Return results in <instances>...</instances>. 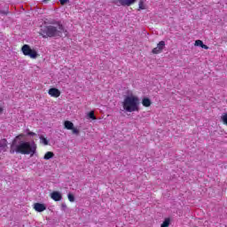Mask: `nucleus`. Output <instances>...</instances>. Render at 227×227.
<instances>
[{"instance_id": "nucleus-1", "label": "nucleus", "mask_w": 227, "mask_h": 227, "mask_svg": "<svg viewBox=\"0 0 227 227\" xmlns=\"http://www.w3.org/2000/svg\"><path fill=\"white\" fill-rule=\"evenodd\" d=\"M24 137H26V135L20 134L13 139L11 145L10 153L35 155L36 152V144H35V142H26L22 140Z\"/></svg>"}, {"instance_id": "nucleus-2", "label": "nucleus", "mask_w": 227, "mask_h": 227, "mask_svg": "<svg viewBox=\"0 0 227 227\" xmlns=\"http://www.w3.org/2000/svg\"><path fill=\"white\" fill-rule=\"evenodd\" d=\"M139 98L135 95L126 96L121 102L122 109L126 113H139Z\"/></svg>"}, {"instance_id": "nucleus-3", "label": "nucleus", "mask_w": 227, "mask_h": 227, "mask_svg": "<svg viewBox=\"0 0 227 227\" xmlns=\"http://www.w3.org/2000/svg\"><path fill=\"white\" fill-rule=\"evenodd\" d=\"M41 33L44 35L43 38L49 36L50 38L52 36H61L63 33L66 34L67 36V31L65 30V27H63V25L59 22L53 23L50 26L43 27L41 29Z\"/></svg>"}, {"instance_id": "nucleus-4", "label": "nucleus", "mask_w": 227, "mask_h": 227, "mask_svg": "<svg viewBox=\"0 0 227 227\" xmlns=\"http://www.w3.org/2000/svg\"><path fill=\"white\" fill-rule=\"evenodd\" d=\"M21 51L24 56H28L31 58V59H36V58H38V52H36L35 50H32L31 47H29L27 44L23 45Z\"/></svg>"}, {"instance_id": "nucleus-5", "label": "nucleus", "mask_w": 227, "mask_h": 227, "mask_svg": "<svg viewBox=\"0 0 227 227\" xmlns=\"http://www.w3.org/2000/svg\"><path fill=\"white\" fill-rule=\"evenodd\" d=\"M64 127L67 129V130H72L73 134H75L76 136H79V129L75 127H74V122L70 121H66L64 122Z\"/></svg>"}, {"instance_id": "nucleus-6", "label": "nucleus", "mask_w": 227, "mask_h": 227, "mask_svg": "<svg viewBox=\"0 0 227 227\" xmlns=\"http://www.w3.org/2000/svg\"><path fill=\"white\" fill-rule=\"evenodd\" d=\"M164 47H166V42L160 41L157 47L153 49V54H160L164 51Z\"/></svg>"}, {"instance_id": "nucleus-7", "label": "nucleus", "mask_w": 227, "mask_h": 227, "mask_svg": "<svg viewBox=\"0 0 227 227\" xmlns=\"http://www.w3.org/2000/svg\"><path fill=\"white\" fill-rule=\"evenodd\" d=\"M48 95H50V97H53L54 98H58V97L61 95V91L56 88H51L48 90Z\"/></svg>"}, {"instance_id": "nucleus-8", "label": "nucleus", "mask_w": 227, "mask_h": 227, "mask_svg": "<svg viewBox=\"0 0 227 227\" xmlns=\"http://www.w3.org/2000/svg\"><path fill=\"white\" fill-rule=\"evenodd\" d=\"M51 198L53 200V201H61V200H63V196L59 192H52L51 193Z\"/></svg>"}, {"instance_id": "nucleus-9", "label": "nucleus", "mask_w": 227, "mask_h": 227, "mask_svg": "<svg viewBox=\"0 0 227 227\" xmlns=\"http://www.w3.org/2000/svg\"><path fill=\"white\" fill-rule=\"evenodd\" d=\"M34 209L35 212H43V211L47 210V206H45V204H42V203H35L34 205Z\"/></svg>"}, {"instance_id": "nucleus-10", "label": "nucleus", "mask_w": 227, "mask_h": 227, "mask_svg": "<svg viewBox=\"0 0 227 227\" xmlns=\"http://www.w3.org/2000/svg\"><path fill=\"white\" fill-rule=\"evenodd\" d=\"M118 3L121 6H131L136 3V0H119Z\"/></svg>"}, {"instance_id": "nucleus-11", "label": "nucleus", "mask_w": 227, "mask_h": 227, "mask_svg": "<svg viewBox=\"0 0 227 227\" xmlns=\"http://www.w3.org/2000/svg\"><path fill=\"white\" fill-rule=\"evenodd\" d=\"M8 146V141L6 139L0 140V152H4Z\"/></svg>"}, {"instance_id": "nucleus-12", "label": "nucleus", "mask_w": 227, "mask_h": 227, "mask_svg": "<svg viewBox=\"0 0 227 227\" xmlns=\"http://www.w3.org/2000/svg\"><path fill=\"white\" fill-rule=\"evenodd\" d=\"M142 106H144V107H150V106H152V100L148 98H144L142 99Z\"/></svg>"}, {"instance_id": "nucleus-13", "label": "nucleus", "mask_w": 227, "mask_h": 227, "mask_svg": "<svg viewBox=\"0 0 227 227\" xmlns=\"http://www.w3.org/2000/svg\"><path fill=\"white\" fill-rule=\"evenodd\" d=\"M52 157H54V153L52 152H47L45 154H44V160H49L50 159H52Z\"/></svg>"}, {"instance_id": "nucleus-14", "label": "nucleus", "mask_w": 227, "mask_h": 227, "mask_svg": "<svg viewBox=\"0 0 227 227\" xmlns=\"http://www.w3.org/2000/svg\"><path fill=\"white\" fill-rule=\"evenodd\" d=\"M40 143L42 145H44V146H47V145H49V140H47V138H45L43 136L40 137Z\"/></svg>"}, {"instance_id": "nucleus-15", "label": "nucleus", "mask_w": 227, "mask_h": 227, "mask_svg": "<svg viewBox=\"0 0 227 227\" xmlns=\"http://www.w3.org/2000/svg\"><path fill=\"white\" fill-rule=\"evenodd\" d=\"M171 220L169 218H166L164 222L161 223L160 227H168L169 226Z\"/></svg>"}, {"instance_id": "nucleus-16", "label": "nucleus", "mask_w": 227, "mask_h": 227, "mask_svg": "<svg viewBox=\"0 0 227 227\" xmlns=\"http://www.w3.org/2000/svg\"><path fill=\"white\" fill-rule=\"evenodd\" d=\"M138 9L139 10H146V5L145 4V2L140 1L138 4Z\"/></svg>"}, {"instance_id": "nucleus-17", "label": "nucleus", "mask_w": 227, "mask_h": 227, "mask_svg": "<svg viewBox=\"0 0 227 227\" xmlns=\"http://www.w3.org/2000/svg\"><path fill=\"white\" fill-rule=\"evenodd\" d=\"M221 121H223V125H227V114H223L221 116Z\"/></svg>"}, {"instance_id": "nucleus-18", "label": "nucleus", "mask_w": 227, "mask_h": 227, "mask_svg": "<svg viewBox=\"0 0 227 227\" xmlns=\"http://www.w3.org/2000/svg\"><path fill=\"white\" fill-rule=\"evenodd\" d=\"M67 198L71 203H74V201H75V197L72 193H68Z\"/></svg>"}, {"instance_id": "nucleus-19", "label": "nucleus", "mask_w": 227, "mask_h": 227, "mask_svg": "<svg viewBox=\"0 0 227 227\" xmlns=\"http://www.w3.org/2000/svg\"><path fill=\"white\" fill-rule=\"evenodd\" d=\"M88 117L90 118V120H97V117H95V112L93 111L88 114Z\"/></svg>"}, {"instance_id": "nucleus-20", "label": "nucleus", "mask_w": 227, "mask_h": 227, "mask_svg": "<svg viewBox=\"0 0 227 227\" xmlns=\"http://www.w3.org/2000/svg\"><path fill=\"white\" fill-rule=\"evenodd\" d=\"M202 45H203V41H201V40L195 41L196 47H201Z\"/></svg>"}, {"instance_id": "nucleus-21", "label": "nucleus", "mask_w": 227, "mask_h": 227, "mask_svg": "<svg viewBox=\"0 0 227 227\" xmlns=\"http://www.w3.org/2000/svg\"><path fill=\"white\" fill-rule=\"evenodd\" d=\"M0 15H8V11H0Z\"/></svg>"}, {"instance_id": "nucleus-22", "label": "nucleus", "mask_w": 227, "mask_h": 227, "mask_svg": "<svg viewBox=\"0 0 227 227\" xmlns=\"http://www.w3.org/2000/svg\"><path fill=\"white\" fill-rule=\"evenodd\" d=\"M67 3H68V0H60V4L62 5L67 4Z\"/></svg>"}, {"instance_id": "nucleus-23", "label": "nucleus", "mask_w": 227, "mask_h": 227, "mask_svg": "<svg viewBox=\"0 0 227 227\" xmlns=\"http://www.w3.org/2000/svg\"><path fill=\"white\" fill-rule=\"evenodd\" d=\"M27 136H36V134L33 131H28Z\"/></svg>"}, {"instance_id": "nucleus-24", "label": "nucleus", "mask_w": 227, "mask_h": 227, "mask_svg": "<svg viewBox=\"0 0 227 227\" xmlns=\"http://www.w3.org/2000/svg\"><path fill=\"white\" fill-rule=\"evenodd\" d=\"M202 49H205L206 51H207L208 46H207L206 44L202 43V46H200Z\"/></svg>"}, {"instance_id": "nucleus-25", "label": "nucleus", "mask_w": 227, "mask_h": 227, "mask_svg": "<svg viewBox=\"0 0 227 227\" xmlns=\"http://www.w3.org/2000/svg\"><path fill=\"white\" fill-rule=\"evenodd\" d=\"M62 208H67V204H62Z\"/></svg>"}, {"instance_id": "nucleus-26", "label": "nucleus", "mask_w": 227, "mask_h": 227, "mask_svg": "<svg viewBox=\"0 0 227 227\" xmlns=\"http://www.w3.org/2000/svg\"><path fill=\"white\" fill-rule=\"evenodd\" d=\"M43 3H48L49 0H43Z\"/></svg>"}, {"instance_id": "nucleus-27", "label": "nucleus", "mask_w": 227, "mask_h": 227, "mask_svg": "<svg viewBox=\"0 0 227 227\" xmlns=\"http://www.w3.org/2000/svg\"><path fill=\"white\" fill-rule=\"evenodd\" d=\"M0 113H3V108L0 107Z\"/></svg>"}, {"instance_id": "nucleus-28", "label": "nucleus", "mask_w": 227, "mask_h": 227, "mask_svg": "<svg viewBox=\"0 0 227 227\" xmlns=\"http://www.w3.org/2000/svg\"><path fill=\"white\" fill-rule=\"evenodd\" d=\"M115 3V4H118V2H114Z\"/></svg>"}]
</instances>
